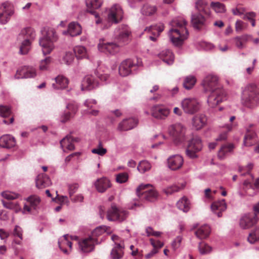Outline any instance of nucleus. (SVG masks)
<instances>
[{
	"instance_id": "5fc2aeb1",
	"label": "nucleus",
	"mask_w": 259,
	"mask_h": 259,
	"mask_svg": "<svg viewBox=\"0 0 259 259\" xmlns=\"http://www.w3.org/2000/svg\"><path fill=\"white\" fill-rule=\"evenodd\" d=\"M151 168V164L147 160H142L140 161L137 166V169L142 174H144L150 170Z\"/></svg>"
},
{
	"instance_id": "393cba45",
	"label": "nucleus",
	"mask_w": 259,
	"mask_h": 259,
	"mask_svg": "<svg viewBox=\"0 0 259 259\" xmlns=\"http://www.w3.org/2000/svg\"><path fill=\"white\" fill-rule=\"evenodd\" d=\"M258 142V140L256 133L252 131L247 130L244 137L243 145L246 147H251L255 145Z\"/></svg>"
},
{
	"instance_id": "4468645a",
	"label": "nucleus",
	"mask_w": 259,
	"mask_h": 259,
	"mask_svg": "<svg viewBox=\"0 0 259 259\" xmlns=\"http://www.w3.org/2000/svg\"><path fill=\"white\" fill-rule=\"evenodd\" d=\"M202 84L206 91H211L222 86L219 82V77L214 74H209L203 80Z\"/></svg>"
},
{
	"instance_id": "a19ab883",
	"label": "nucleus",
	"mask_w": 259,
	"mask_h": 259,
	"mask_svg": "<svg viewBox=\"0 0 259 259\" xmlns=\"http://www.w3.org/2000/svg\"><path fill=\"white\" fill-rule=\"evenodd\" d=\"M56 83H53L52 86L56 89H63L66 88L69 83L68 79L62 75H58L55 78Z\"/></svg>"
},
{
	"instance_id": "7c9ffc66",
	"label": "nucleus",
	"mask_w": 259,
	"mask_h": 259,
	"mask_svg": "<svg viewBox=\"0 0 259 259\" xmlns=\"http://www.w3.org/2000/svg\"><path fill=\"white\" fill-rule=\"evenodd\" d=\"M75 139L73 137L68 135L66 136L60 141L61 147L63 151L65 152H68L74 149V141Z\"/></svg>"
},
{
	"instance_id": "f704fd0d",
	"label": "nucleus",
	"mask_w": 259,
	"mask_h": 259,
	"mask_svg": "<svg viewBox=\"0 0 259 259\" xmlns=\"http://www.w3.org/2000/svg\"><path fill=\"white\" fill-rule=\"evenodd\" d=\"M35 182L36 186L38 189H43L52 184L50 178L45 174L38 175Z\"/></svg>"
},
{
	"instance_id": "69168bd1",
	"label": "nucleus",
	"mask_w": 259,
	"mask_h": 259,
	"mask_svg": "<svg viewBox=\"0 0 259 259\" xmlns=\"http://www.w3.org/2000/svg\"><path fill=\"white\" fill-rule=\"evenodd\" d=\"M128 179V175L126 172H121L116 176V181L120 184L126 182Z\"/></svg>"
},
{
	"instance_id": "a18cd8bd",
	"label": "nucleus",
	"mask_w": 259,
	"mask_h": 259,
	"mask_svg": "<svg viewBox=\"0 0 259 259\" xmlns=\"http://www.w3.org/2000/svg\"><path fill=\"white\" fill-rule=\"evenodd\" d=\"M178 208L183 212H188L191 207V203L189 199L186 197L181 198L177 203Z\"/></svg>"
},
{
	"instance_id": "603ef678",
	"label": "nucleus",
	"mask_w": 259,
	"mask_h": 259,
	"mask_svg": "<svg viewBox=\"0 0 259 259\" xmlns=\"http://www.w3.org/2000/svg\"><path fill=\"white\" fill-rule=\"evenodd\" d=\"M73 53L75 54L77 59L85 58L87 57V51L83 46H76L73 49Z\"/></svg>"
},
{
	"instance_id": "5701e85b",
	"label": "nucleus",
	"mask_w": 259,
	"mask_h": 259,
	"mask_svg": "<svg viewBox=\"0 0 259 259\" xmlns=\"http://www.w3.org/2000/svg\"><path fill=\"white\" fill-rule=\"evenodd\" d=\"M28 204H25L23 207L22 213L25 214L31 212L32 209H36L39 205L40 199L36 196H31L26 199Z\"/></svg>"
},
{
	"instance_id": "f3484780",
	"label": "nucleus",
	"mask_w": 259,
	"mask_h": 259,
	"mask_svg": "<svg viewBox=\"0 0 259 259\" xmlns=\"http://www.w3.org/2000/svg\"><path fill=\"white\" fill-rule=\"evenodd\" d=\"M152 116L157 119H164L170 113V109L162 104L153 106L151 109Z\"/></svg>"
},
{
	"instance_id": "4be33fe9",
	"label": "nucleus",
	"mask_w": 259,
	"mask_h": 259,
	"mask_svg": "<svg viewBox=\"0 0 259 259\" xmlns=\"http://www.w3.org/2000/svg\"><path fill=\"white\" fill-rule=\"evenodd\" d=\"M168 167L172 170L181 168L184 163L183 158L179 154L169 156L167 160Z\"/></svg>"
},
{
	"instance_id": "79ce46f5",
	"label": "nucleus",
	"mask_w": 259,
	"mask_h": 259,
	"mask_svg": "<svg viewBox=\"0 0 259 259\" xmlns=\"http://www.w3.org/2000/svg\"><path fill=\"white\" fill-rule=\"evenodd\" d=\"M206 122V117L203 114H199L195 116L192 120L193 126L197 130L201 129Z\"/></svg>"
},
{
	"instance_id": "680f3d73",
	"label": "nucleus",
	"mask_w": 259,
	"mask_h": 259,
	"mask_svg": "<svg viewBox=\"0 0 259 259\" xmlns=\"http://www.w3.org/2000/svg\"><path fill=\"white\" fill-rule=\"evenodd\" d=\"M198 248L201 254H206L212 251L211 247L204 242L199 243Z\"/></svg>"
},
{
	"instance_id": "7ed1b4c3",
	"label": "nucleus",
	"mask_w": 259,
	"mask_h": 259,
	"mask_svg": "<svg viewBox=\"0 0 259 259\" xmlns=\"http://www.w3.org/2000/svg\"><path fill=\"white\" fill-rule=\"evenodd\" d=\"M99 214L102 219L106 218L110 222H121L127 218L128 212L124 209L118 208L115 204H112L107 210L100 207Z\"/></svg>"
},
{
	"instance_id": "e433bc0d",
	"label": "nucleus",
	"mask_w": 259,
	"mask_h": 259,
	"mask_svg": "<svg viewBox=\"0 0 259 259\" xmlns=\"http://www.w3.org/2000/svg\"><path fill=\"white\" fill-rule=\"evenodd\" d=\"M251 39H252V36L246 34L236 36L232 39L235 46L239 49L245 48V44Z\"/></svg>"
},
{
	"instance_id": "b1692460",
	"label": "nucleus",
	"mask_w": 259,
	"mask_h": 259,
	"mask_svg": "<svg viewBox=\"0 0 259 259\" xmlns=\"http://www.w3.org/2000/svg\"><path fill=\"white\" fill-rule=\"evenodd\" d=\"M191 22L193 27L197 29H199L207 24L206 19L202 14L199 12L192 14Z\"/></svg>"
},
{
	"instance_id": "6e6552de",
	"label": "nucleus",
	"mask_w": 259,
	"mask_h": 259,
	"mask_svg": "<svg viewBox=\"0 0 259 259\" xmlns=\"http://www.w3.org/2000/svg\"><path fill=\"white\" fill-rule=\"evenodd\" d=\"M207 98V103L210 107L213 108L227 100V94L222 87L212 90Z\"/></svg>"
},
{
	"instance_id": "4c0bfd02",
	"label": "nucleus",
	"mask_w": 259,
	"mask_h": 259,
	"mask_svg": "<svg viewBox=\"0 0 259 259\" xmlns=\"http://www.w3.org/2000/svg\"><path fill=\"white\" fill-rule=\"evenodd\" d=\"M158 57L167 65H172L174 62V55L170 50L166 49L162 51L158 54Z\"/></svg>"
},
{
	"instance_id": "3c124183",
	"label": "nucleus",
	"mask_w": 259,
	"mask_h": 259,
	"mask_svg": "<svg viewBox=\"0 0 259 259\" xmlns=\"http://www.w3.org/2000/svg\"><path fill=\"white\" fill-rule=\"evenodd\" d=\"M196 82V79L195 76L189 75L184 78L183 85L186 90H189L194 86Z\"/></svg>"
},
{
	"instance_id": "dca6fc26",
	"label": "nucleus",
	"mask_w": 259,
	"mask_h": 259,
	"mask_svg": "<svg viewBox=\"0 0 259 259\" xmlns=\"http://www.w3.org/2000/svg\"><path fill=\"white\" fill-rule=\"evenodd\" d=\"M99 243L98 240L90 235L79 240L78 243L80 250L83 252L87 253L92 251L94 249L95 244Z\"/></svg>"
},
{
	"instance_id": "bb28decb",
	"label": "nucleus",
	"mask_w": 259,
	"mask_h": 259,
	"mask_svg": "<svg viewBox=\"0 0 259 259\" xmlns=\"http://www.w3.org/2000/svg\"><path fill=\"white\" fill-rule=\"evenodd\" d=\"M14 12L11 7L2 5L0 7V23L6 24L10 20Z\"/></svg>"
},
{
	"instance_id": "aec40b11",
	"label": "nucleus",
	"mask_w": 259,
	"mask_h": 259,
	"mask_svg": "<svg viewBox=\"0 0 259 259\" xmlns=\"http://www.w3.org/2000/svg\"><path fill=\"white\" fill-rule=\"evenodd\" d=\"M164 24L162 23H159L146 27L144 29V31L152 34V35L149 37L151 40L156 41L160 33L164 30Z\"/></svg>"
},
{
	"instance_id": "6ab92c4d",
	"label": "nucleus",
	"mask_w": 259,
	"mask_h": 259,
	"mask_svg": "<svg viewBox=\"0 0 259 259\" xmlns=\"http://www.w3.org/2000/svg\"><path fill=\"white\" fill-rule=\"evenodd\" d=\"M257 221V217L252 213L245 214L239 220V225L242 229H248L253 226Z\"/></svg>"
},
{
	"instance_id": "13d9d810",
	"label": "nucleus",
	"mask_w": 259,
	"mask_h": 259,
	"mask_svg": "<svg viewBox=\"0 0 259 259\" xmlns=\"http://www.w3.org/2000/svg\"><path fill=\"white\" fill-rule=\"evenodd\" d=\"M74 59V55L73 52L72 51H68L66 52L63 56L62 60L65 64L70 65L73 63Z\"/></svg>"
},
{
	"instance_id": "72a5a7b5",
	"label": "nucleus",
	"mask_w": 259,
	"mask_h": 259,
	"mask_svg": "<svg viewBox=\"0 0 259 259\" xmlns=\"http://www.w3.org/2000/svg\"><path fill=\"white\" fill-rule=\"evenodd\" d=\"M235 148V146L232 143H228L222 145L218 151V157L220 160H223L231 153Z\"/></svg>"
},
{
	"instance_id": "8fccbe9b",
	"label": "nucleus",
	"mask_w": 259,
	"mask_h": 259,
	"mask_svg": "<svg viewBox=\"0 0 259 259\" xmlns=\"http://www.w3.org/2000/svg\"><path fill=\"white\" fill-rule=\"evenodd\" d=\"M12 235L15 238L18 237L20 239L17 240L15 239L13 243L18 245H21L22 244V240H23V230L22 228L20 226L16 225L12 232Z\"/></svg>"
},
{
	"instance_id": "49530a36",
	"label": "nucleus",
	"mask_w": 259,
	"mask_h": 259,
	"mask_svg": "<svg viewBox=\"0 0 259 259\" xmlns=\"http://www.w3.org/2000/svg\"><path fill=\"white\" fill-rule=\"evenodd\" d=\"M20 41L21 46L20 47L19 53L21 55H26L30 51L31 48V43L33 40L26 39L19 40Z\"/></svg>"
},
{
	"instance_id": "c85d7f7f",
	"label": "nucleus",
	"mask_w": 259,
	"mask_h": 259,
	"mask_svg": "<svg viewBox=\"0 0 259 259\" xmlns=\"http://www.w3.org/2000/svg\"><path fill=\"white\" fill-rule=\"evenodd\" d=\"M82 31L80 25L76 22H72L69 23L67 31H63L64 35L69 34L71 36H75L81 34Z\"/></svg>"
},
{
	"instance_id": "2f4dec72",
	"label": "nucleus",
	"mask_w": 259,
	"mask_h": 259,
	"mask_svg": "<svg viewBox=\"0 0 259 259\" xmlns=\"http://www.w3.org/2000/svg\"><path fill=\"white\" fill-rule=\"evenodd\" d=\"M98 86L97 82L95 81L94 77L91 75H86L83 79L81 83V90H91Z\"/></svg>"
},
{
	"instance_id": "4d7b16f0",
	"label": "nucleus",
	"mask_w": 259,
	"mask_h": 259,
	"mask_svg": "<svg viewBox=\"0 0 259 259\" xmlns=\"http://www.w3.org/2000/svg\"><path fill=\"white\" fill-rule=\"evenodd\" d=\"M247 240L251 244H253L259 240V228H256L251 231L249 234Z\"/></svg>"
},
{
	"instance_id": "9d476101",
	"label": "nucleus",
	"mask_w": 259,
	"mask_h": 259,
	"mask_svg": "<svg viewBox=\"0 0 259 259\" xmlns=\"http://www.w3.org/2000/svg\"><path fill=\"white\" fill-rule=\"evenodd\" d=\"M186 128L181 123H176L168 127V133L175 142H182L185 140Z\"/></svg>"
},
{
	"instance_id": "f257e3e1",
	"label": "nucleus",
	"mask_w": 259,
	"mask_h": 259,
	"mask_svg": "<svg viewBox=\"0 0 259 259\" xmlns=\"http://www.w3.org/2000/svg\"><path fill=\"white\" fill-rule=\"evenodd\" d=\"M171 28L168 32L170 41L176 46L182 45L188 36V31L186 28L187 22L183 17H178L169 22Z\"/></svg>"
},
{
	"instance_id": "ea45409f",
	"label": "nucleus",
	"mask_w": 259,
	"mask_h": 259,
	"mask_svg": "<svg viewBox=\"0 0 259 259\" xmlns=\"http://www.w3.org/2000/svg\"><path fill=\"white\" fill-rule=\"evenodd\" d=\"M112 230L109 227H107L106 226H100L96 228L92 232L90 236L97 240V237L103 235L105 234H110Z\"/></svg>"
},
{
	"instance_id": "de8ad7c7",
	"label": "nucleus",
	"mask_w": 259,
	"mask_h": 259,
	"mask_svg": "<svg viewBox=\"0 0 259 259\" xmlns=\"http://www.w3.org/2000/svg\"><path fill=\"white\" fill-rule=\"evenodd\" d=\"M157 10L156 6L149 4H145L142 8L141 12L143 15L151 16L156 14Z\"/></svg>"
},
{
	"instance_id": "473e14b6",
	"label": "nucleus",
	"mask_w": 259,
	"mask_h": 259,
	"mask_svg": "<svg viewBox=\"0 0 259 259\" xmlns=\"http://www.w3.org/2000/svg\"><path fill=\"white\" fill-rule=\"evenodd\" d=\"M58 245L60 249L65 254H68L70 251L66 249V246H68L70 250L72 249V242L69 239V235L67 234L63 235L58 240Z\"/></svg>"
},
{
	"instance_id": "58836bf2",
	"label": "nucleus",
	"mask_w": 259,
	"mask_h": 259,
	"mask_svg": "<svg viewBox=\"0 0 259 259\" xmlns=\"http://www.w3.org/2000/svg\"><path fill=\"white\" fill-rule=\"evenodd\" d=\"M35 36V32L33 28L31 27H26L21 30L18 36V39L21 40L22 39H28L33 40Z\"/></svg>"
},
{
	"instance_id": "e2e57ef3",
	"label": "nucleus",
	"mask_w": 259,
	"mask_h": 259,
	"mask_svg": "<svg viewBox=\"0 0 259 259\" xmlns=\"http://www.w3.org/2000/svg\"><path fill=\"white\" fill-rule=\"evenodd\" d=\"M92 152L100 156H103L107 153V150L102 147V143L100 142L97 147L92 150Z\"/></svg>"
},
{
	"instance_id": "09e8293b",
	"label": "nucleus",
	"mask_w": 259,
	"mask_h": 259,
	"mask_svg": "<svg viewBox=\"0 0 259 259\" xmlns=\"http://www.w3.org/2000/svg\"><path fill=\"white\" fill-rule=\"evenodd\" d=\"M124 245L114 246L111 252V257L112 259H120L124 253Z\"/></svg>"
},
{
	"instance_id": "774afa93",
	"label": "nucleus",
	"mask_w": 259,
	"mask_h": 259,
	"mask_svg": "<svg viewBox=\"0 0 259 259\" xmlns=\"http://www.w3.org/2000/svg\"><path fill=\"white\" fill-rule=\"evenodd\" d=\"M150 242L153 249H155L158 251L164 245V243L160 240H155L153 238L150 239Z\"/></svg>"
},
{
	"instance_id": "2eb2a0df",
	"label": "nucleus",
	"mask_w": 259,
	"mask_h": 259,
	"mask_svg": "<svg viewBox=\"0 0 259 259\" xmlns=\"http://www.w3.org/2000/svg\"><path fill=\"white\" fill-rule=\"evenodd\" d=\"M103 4V0H85V4L88 11L94 15L96 18V23L99 24L102 23V20L99 17L98 14L95 11L100 9Z\"/></svg>"
},
{
	"instance_id": "0eeeda50",
	"label": "nucleus",
	"mask_w": 259,
	"mask_h": 259,
	"mask_svg": "<svg viewBox=\"0 0 259 259\" xmlns=\"http://www.w3.org/2000/svg\"><path fill=\"white\" fill-rule=\"evenodd\" d=\"M137 193L142 199L152 201L158 197V193L155 188L150 184H141L137 188Z\"/></svg>"
},
{
	"instance_id": "423d86ee",
	"label": "nucleus",
	"mask_w": 259,
	"mask_h": 259,
	"mask_svg": "<svg viewBox=\"0 0 259 259\" xmlns=\"http://www.w3.org/2000/svg\"><path fill=\"white\" fill-rule=\"evenodd\" d=\"M122 45L115 41H108L104 38H100L98 44V48L100 52L107 55H114L120 51Z\"/></svg>"
},
{
	"instance_id": "412c9836",
	"label": "nucleus",
	"mask_w": 259,
	"mask_h": 259,
	"mask_svg": "<svg viewBox=\"0 0 259 259\" xmlns=\"http://www.w3.org/2000/svg\"><path fill=\"white\" fill-rule=\"evenodd\" d=\"M138 123V120L137 118H125L118 123L117 130L120 132L127 131L135 127Z\"/></svg>"
},
{
	"instance_id": "a878e982",
	"label": "nucleus",
	"mask_w": 259,
	"mask_h": 259,
	"mask_svg": "<svg viewBox=\"0 0 259 259\" xmlns=\"http://www.w3.org/2000/svg\"><path fill=\"white\" fill-rule=\"evenodd\" d=\"M94 185L99 192L103 193L111 186V184L108 178L102 177L98 179L94 182Z\"/></svg>"
},
{
	"instance_id": "20e7f679",
	"label": "nucleus",
	"mask_w": 259,
	"mask_h": 259,
	"mask_svg": "<svg viewBox=\"0 0 259 259\" xmlns=\"http://www.w3.org/2000/svg\"><path fill=\"white\" fill-rule=\"evenodd\" d=\"M41 32L42 36L39 38V44L43 54L47 55L54 49V42L56 41L57 36L53 28H45Z\"/></svg>"
},
{
	"instance_id": "c9c22d12",
	"label": "nucleus",
	"mask_w": 259,
	"mask_h": 259,
	"mask_svg": "<svg viewBox=\"0 0 259 259\" xmlns=\"http://www.w3.org/2000/svg\"><path fill=\"white\" fill-rule=\"evenodd\" d=\"M212 211L217 215L218 217H222V212L224 211L227 208V204L224 199L213 202L211 205Z\"/></svg>"
},
{
	"instance_id": "f03ea898",
	"label": "nucleus",
	"mask_w": 259,
	"mask_h": 259,
	"mask_svg": "<svg viewBox=\"0 0 259 259\" xmlns=\"http://www.w3.org/2000/svg\"><path fill=\"white\" fill-rule=\"evenodd\" d=\"M241 103L250 109L259 105V88L255 84H249L242 90Z\"/></svg>"
},
{
	"instance_id": "c756f323",
	"label": "nucleus",
	"mask_w": 259,
	"mask_h": 259,
	"mask_svg": "<svg viewBox=\"0 0 259 259\" xmlns=\"http://www.w3.org/2000/svg\"><path fill=\"white\" fill-rule=\"evenodd\" d=\"M243 188L248 195H255L257 191L259 190V178L255 180L254 185H252L248 180L244 181Z\"/></svg>"
},
{
	"instance_id": "6e6d98bb",
	"label": "nucleus",
	"mask_w": 259,
	"mask_h": 259,
	"mask_svg": "<svg viewBox=\"0 0 259 259\" xmlns=\"http://www.w3.org/2000/svg\"><path fill=\"white\" fill-rule=\"evenodd\" d=\"M210 7L217 13H224L226 11L225 5L218 2H212L210 3Z\"/></svg>"
},
{
	"instance_id": "37998d69",
	"label": "nucleus",
	"mask_w": 259,
	"mask_h": 259,
	"mask_svg": "<svg viewBox=\"0 0 259 259\" xmlns=\"http://www.w3.org/2000/svg\"><path fill=\"white\" fill-rule=\"evenodd\" d=\"M186 185V182L183 181L180 183L175 184L172 186L167 187L164 189L163 191L167 195H169L183 189L185 187Z\"/></svg>"
},
{
	"instance_id": "39448f33",
	"label": "nucleus",
	"mask_w": 259,
	"mask_h": 259,
	"mask_svg": "<svg viewBox=\"0 0 259 259\" xmlns=\"http://www.w3.org/2000/svg\"><path fill=\"white\" fill-rule=\"evenodd\" d=\"M107 24L103 26V28H108L113 23H117L120 22L123 16V10L120 5L118 4L113 5L107 11Z\"/></svg>"
},
{
	"instance_id": "c03bdc74",
	"label": "nucleus",
	"mask_w": 259,
	"mask_h": 259,
	"mask_svg": "<svg viewBox=\"0 0 259 259\" xmlns=\"http://www.w3.org/2000/svg\"><path fill=\"white\" fill-rule=\"evenodd\" d=\"M210 229L208 225H204L200 226L195 232V235L200 239L206 238L209 235Z\"/></svg>"
},
{
	"instance_id": "bf43d9fd",
	"label": "nucleus",
	"mask_w": 259,
	"mask_h": 259,
	"mask_svg": "<svg viewBox=\"0 0 259 259\" xmlns=\"http://www.w3.org/2000/svg\"><path fill=\"white\" fill-rule=\"evenodd\" d=\"M5 207L13 210L16 213H18L21 210V206L17 202H3Z\"/></svg>"
},
{
	"instance_id": "ddd939ff",
	"label": "nucleus",
	"mask_w": 259,
	"mask_h": 259,
	"mask_svg": "<svg viewBox=\"0 0 259 259\" xmlns=\"http://www.w3.org/2000/svg\"><path fill=\"white\" fill-rule=\"evenodd\" d=\"M202 148L201 140L198 137H194L189 142L186 150V155L192 159L197 157L196 152L200 151Z\"/></svg>"
},
{
	"instance_id": "9b49d317",
	"label": "nucleus",
	"mask_w": 259,
	"mask_h": 259,
	"mask_svg": "<svg viewBox=\"0 0 259 259\" xmlns=\"http://www.w3.org/2000/svg\"><path fill=\"white\" fill-rule=\"evenodd\" d=\"M181 106L184 111L187 114H193L200 108V102L194 98H187L182 100Z\"/></svg>"
},
{
	"instance_id": "f8f14e48",
	"label": "nucleus",
	"mask_w": 259,
	"mask_h": 259,
	"mask_svg": "<svg viewBox=\"0 0 259 259\" xmlns=\"http://www.w3.org/2000/svg\"><path fill=\"white\" fill-rule=\"evenodd\" d=\"M37 75L36 68L32 66H24L18 68L14 76L15 79L31 78Z\"/></svg>"
},
{
	"instance_id": "a211bd4d",
	"label": "nucleus",
	"mask_w": 259,
	"mask_h": 259,
	"mask_svg": "<svg viewBox=\"0 0 259 259\" xmlns=\"http://www.w3.org/2000/svg\"><path fill=\"white\" fill-rule=\"evenodd\" d=\"M139 65L131 59L123 61L119 67V73L122 76H126L131 74L137 66Z\"/></svg>"
},
{
	"instance_id": "0e129e2a",
	"label": "nucleus",
	"mask_w": 259,
	"mask_h": 259,
	"mask_svg": "<svg viewBox=\"0 0 259 259\" xmlns=\"http://www.w3.org/2000/svg\"><path fill=\"white\" fill-rule=\"evenodd\" d=\"M2 195L4 198L8 200L15 199L19 196V195L17 193L8 191L2 192Z\"/></svg>"
},
{
	"instance_id": "cd10ccee",
	"label": "nucleus",
	"mask_w": 259,
	"mask_h": 259,
	"mask_svg": "<svg viewBox=\"0 0 259 259\" xmlns=\"http://www.w3.org/2000/svg\"><path fill=\"white\" fill-rule=\"evenodd\" d=\"M16 145V139L11 135H4L0 138V146L1 147L10 149L14 147Z\"/></svg>"
},
{
	"instance_id": "338daca9",
	"label": "nucleus",
	"mask_w": 259,
	"mask_h": 259,
	"mask_svg": "<svg viewBox=\"0 0 259 259\" xmlns=\"http://www.w3.org/2000/svg\"><path fill=\"white\" fill-rule=\"evenodd\" d=\"M11 114V108L8 106L0 105V116L3 117L9 116Z\"/></svg>"
},
{
	"instance_id": "052dcab7",
	"label": "nucleus",
	"mask_w": 259,
	"mask_h": 259,
	"mask_svg": "<svg viewBox=\"0 0 259 259\" xmlns=\"http://www.w3.org/2000/svg\"><path fill=\"white\" fill-rule=\"evenodd\" d=\"M51 58L50 57H46L45 59L40 61L39 69L41 71L47 70L49 68L50 64L51 62Z\"/></svg>"
},
{
	"instance_id": "1a4fd4ad",
	"label": "nucleus",
	"mask_w": 259,
	"mask_h": 259,
	"mask_svg": "<svg viewBox=\"0 0 259 259\" xmlns=\"http://www.w3.org/2000/svg\"><path fill=\"white\" fill-rule=\"evenodd\" d=\"M114 35L117 42L123 45L130 41L132 37V32L128 26L121 25L115 29Z\"/></svg>"
},
{
	"instance_id": "864d4df0",
	"label": "nucleus",
	"mask_w": 259,
	"mask_h": 259,
	"mask_svg": "<svg viewBox=\"0 0 259 259\" xmlns=\"http://www.w3.org/2000/svg\"><path fill=\"white\" fill-rule=\"evenodd\" d=\"M196 47L199 50L204 51H211L215 48L213 44L204 41H201L196 42Z\"/></svg>"
}]
</instances>
